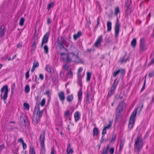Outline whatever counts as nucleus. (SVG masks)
Returning <instances> with one entry per match:
<instances>
[{
	"mask_svg": "<svg viewBox=\"0 0 154 154\" xmlns=\"http://www.w3.org/2000/svg\"><path fill=\"white\" fill-rule=\"evenodd\" d=\"M109 152L110 154H113L114 152V148L113 147L111 148L109 150Z\"/></svg>",
	"mask_w": 154,
	"mask_h": 154,
	"instance_id": "nucleus-52",
	"label": "nucleus"
},
{
	"mask_svg": "<svg viewBox=\"0 0 154 154\" xmlns=\"http://www.w3.org/2000/svg\"><path fill=\"white\" fill-rule=\"evenodd\" d=\"M73 98V95L72 94H70L67 97L66 100L68 101L71 102Z\"/></svg>",
	"mask_w": 154,
	"mask_h": 154,
	"instance_id": "nucleus-28",
	"label": "nucleus"
},
{
	"mask_svg": "<svg viewBox=\"0 0 154 154\" xmlns=\"http://www.w3.org/2000/svg\"><path fill=\"white\" fill-rule=\"evenodd\" d=\"M154 71L153 70L150 71L149 73V76L150 78H151L153 76Z\"/></svg>",
	"mask_w": 154,
	"mask_h": 154,
	"instance_id": "nucleus-47",
	"label": "nucleus"
},
{
	"mask_svg": "<svg viewBox=\"0 0 154 154\" xmlns=\"http://www.w3.org/2000/svg\"><path fill=\"white\" fill-rule=\"evenodd\" d=\"M50 22V20L49 18H48L47 19V23L48 24H49Z\"/></svg>",
	"mask_w": 154,
	"mask_h": 154,
	"instance_id": "nucleus-63",
	"label": "nucleus"
},
{
	"mask_svg": "<svg viewBox=\"0 0 154 154\" xmlns=\"http://www.w3.org/2000/svg\"><path fill=\"white\" fill-rule=\"evenodd\" d=\"M107 31L109 32L111 31L112 29V23L109 21H108L107 23Z\"/></svg>",
	"mask_w": 154,
	"mask_h": 154,
	"instance_id": "nucleus-24",
	"label": "nucleus"
},
{
	"mask_svg": "<svg viewBox=\"0 0 154 154\" xmlns=\"http://www.w3.org/2000/svg\"><path fill=\"white\" fill-rule=\"evenodd\" d=\"M112 122V121H109V123L108 124V125L107 126H104V128H105V129H106H106H108L109 128H110V127L111 126Z\"/></svg>",
	"mask_w": 154,
	"mask_h": 154,
	"instance_id": "nucleus-32",
	"label": "nucleus"
},
{
	"mask_svg": "<svg viewBox=\"0 0 154 154\" xmlns=\"http://www.w3.org/2000/svg\"><path fill=\"white\" fill-rule=\"evenodd\" d=\"M131 1H126L125 2L126 9L125 10V16H128L131 12Z\"/></svg>",
	"mask_w": 154,
	"mask_h": 154,
	"instance_id": "nucleus-8",
	"label": "nucleus"
},
{
	"mask_svg": "<svg viewBox=\"0 0 154 154\" xmlns=\"http://www.w3.org/2000/svg\"><path fill=\"white\" fill-rule=\"evenodd\" d=\"M147 47L146 46L145 41L144 38H141L140 40V50L143 52L147 50Z\"/></svg>",
	"mask_w": 154,
	"mask_h": 154,
	"instance_id": "nucleus-9",
	"label": "nucleus"
},
{
	"mask_svg": "<svg viewBox=\"0 0 154 154\" xmlns=\"http://www.w3.org/2000/svg\"><path fill=\"white\" fill-rule=\"evenodd\" d=\"M45 133L44 131L42 132L40 135V140L41 146L42 148L44 147V140L45 139Z\"/></svg>",
	"mask_w": 154,
	"mask_h": 154,
	"instance_id": "nucleus-11",
	"label": "nucleus"
},
{
	"mask_svg": "<svg viewBox=\"0 0 154 154\" xmlns=\"http://www.w3.org/2000/svg\"><path fill=\"white\" fill-rule=\"evenodd\" d=\"M29 71H28L26 73V79H28L29 77Z\"/></svg>",
	"mask_w": 154,
	"mask_h": 154,
	"instance_id": "nucleus-53",
	"label": "nucleus"
},
{
	"mask_svg": "<svg viewBox=\"0 0 154 154\" xmlns=\"http://www.w3.org/2000/svg\"><path fill=\"white\" fill-rule=\"evenodd\" d=\"M39 78L42 80L44 79V75L42 74H40L39 75Z\"/></svg>",
	"mask_w": 154,
	"mask_h": 154,
	"instance_id": "nucleus-55",
	"label": "nucleus"
},
{
	"mask_svg": "<svg viewBox=\"0 0 154 154\" xmlns=\"http://www.w3.org/2000/svg\"><path fill=\"white\" fill-rule=\"evenodd\" d=\"M87 78L86 79V80L87 82H89L90 80V79L91 78V73L89 72H87Z\"/></svg>",
	"mask_w": 154,
	"mask_h": 154,
	"instance_id": "nucleus-30",
	"label": "nucleus"
},
{
	"mask_svg": "<svg viewBox=\"0 0 154 154\" xmlns=\"http://www.w3.org/2000/svg\"><path fill=\"white\" fill-rule=\"evenodd\" d=\"M124 142L122 140H120V144L119 147V150L120 151L123 148L124 145Z\"/></svg>",
	"mask_w": 154,
	"mask_h": 154,
	"instance_id": "nucleus-36",
	"label": "nucleus"
},
{
	"mask_svg": "<svg viewBox=\"0 0 154 154\" xmlns=\"http://www.w3.org/2000/svg\"><path fill=\"white\" fill-rule=\"evenodd\" d=\"M78 79L79 84L80 86H82V85L81 82V76H80V77H78Z\"/></svg>",
	"mask_w": 154,
	"mask_h": 154,
	"instance_id": "nucleus-50",
	"label": "nucleus"
},
{
	"mask_svg": "<svg viewBox=\"0 0 154 154\" xmlns=\"http://www.w3.org/2000/svg\"><path fill=\"white\" fill-rule=\"evenodd\" d=\"M145 82H146V79H145V80H144V84H143V85L142 88H141V91H142L145 88Z\"/></svg>",
	"mask_w": 154,
	"mask_h": 154,
	"instance_id": "nucleus-60",
	"label": "nucleus"
},
{
	"mask_svg": "<svg viewBox=\"0 0 154 154\" xmlns=\"http://www.w3.org/2000/svg\"><path fill=\"white\" fill-rule=\"evenodd\" d=\"M22 46V42H20L17 45V47L18 48H21Z\"/></svg>",
	"mask_w": 154,
	"mask_h": 154,
	"instance_id": "nucleus-51",
	"label": "nucleus"
},
{
	"mask_svg": "<svg viewBox=\"0 0 154 154\" xmlns=\"http://www.w3.org/2000/svg\"><path fill=\"white\" fill-rule=\"evenodd\" d=\"M119 82V79L116 78L114 81V83L111 87L110 90L109 91L108 96L111 97L114 93L116 88Z\"/></svg>",
	"mask_w": 154,
	"mask_h": 154,
	"instance_id": "nucleus-6",
	"label": "nucleus"
},
{
	"mask_svg": "<svg viewBox=\"0 0 154 154\" xmlns=\"http://www.w3.org/2000/svg\"><path fill=\"white\" fill-rule=\"evenodd\" d=\"M1 92L2 93H4L5 92L3 96L2 97V94H1V99H3L4 100L5 103H6V102H5V100H6L7 98L8 97V85H5L3 86L1 88Z\"/></svg>",
	"mask_w": 154,
	"mask_h": 154,
	"instance_id": "nucleus-5",
	"label": "nucleus"
},
{
	"mask_svg": "<svg viewBox=\"0 0 154 154\" xmlns=\"http://www.w3.org/2000/svg\"><path fill=\"white\" fill-rule=\"evenodd\" d=\"M67 154H69L70 153L73 152V151L71 148H67L66 149Z\"/></svg>",
	"mask_w": 154,
	"mask_h": 154,
	"instance_id": "nucleus-39",
	"label": "nucleus"
},
{
	"mask_svg": "<svg viewBox=\"0 0 154 154\" xmlns=\"http://www.w3.org/2000/svg\"><path fill=\"white\" fill-rule=\"evenodd\" d=\"M106 130L105 129V128H104L103 130L102 134L103 135H104V134H105L106 133Z\"/></svg>",
	"mask_w": 154,
	"mask_h": 154,
	"instance_id": "nucleus-58",
	"label": "nucleus"
},
{
	"mask_svg": "<svg viewBox=\"0 0 154 154\" xmlns=\"http://www.w3.org/2000/svg\"><path fill=\"white\" fill-rule=\"evenodd\" d=\"M122 111L120 110V109H116V120H118L121 117V112Z\"/></svg>",
	"mask_w": 154,
	"mask_h": 154,
	"instance_id": "nucleus-15",
	"label": "nucleus"
},
{
	"mask_svg": "<svg viewBox=\"0 0 154 154\" xmlns=\"http://www.w3.org/2000/svg\"><path fill=\"white\" fill-rule=\"evenodd\" d=\"M136 38L133 39L131 42V45L133 48H135L136 46Z\"/></svg>",
	"mask_w": 154,
	"mask_h": 154,
	"instance_id": "nucleus-27",
	"label": "nucleus"
},
{
	"mask_svg": "<svg viewBox=\"0 0 154 154\" xmlns=\"http://www.w3.org/2000/svg\"><path fill=\"white\" fill-rule=\"evenodd\" d=\"M79 115L80 113L78 111H77L75 113L74 117L75 122H77L80 119V116Z\"/></svg>",
	"mask_w": 154,
	"mask_h": 154,
	"instance_id": "nucleus-22",
	"label": "nucleus"
},
{
	"mask_svg": "<svg viewBox=\"0 0 154 154\" xmlns=\"http://www.w3.org/2000/svg\"><path fill=\"white\" fill-rule=\"evenodd\" d=\"M68 67H69L68 65L67 64H66V65H64L63 66V69H67L68 68Z\"/></svg>",
	"mask_w": 154,
	"mask_h": 154,
	"instance_id": "nucleus-61",
	"label": "nucleus"
},
{
	"mask_svg": "<svg viewBox=\"0 0 154 154\" xmlns=\"http://www.w3.org/2000/svg\"><path fill=\"white\" fill-rule=\"evenodd\" d=\"M82 35L81 31H79L76 34H74L73 35V38L75 40L79 38Z\"/></svg>",
	"mask_w": 154,
	"mask_h": 154,
	"instance_id": "nucleus-25",
	"label": "nucleus"
},
{
	"mask_svg": "<svg viewBox=\"0 0 154 154\" xmlns=\"http://www.w3.org/2000/svg\"><path fill=\"white\" fill-rule=\"evenodd\" d=\"M30 90V87L29 85H26L25 89V91L26 93H28Z\"/></svg>",
	"mask_w": 154,
	"mask_h": 154,
	"instance_id": "nucleus-33",
	"label": "nucleus"
},
{
	"mask_svg": "<svg viewBox=\"0 0 154 154\" xmlns=\"http://www.w3.org/2000/svg\"><path fill=\"white\" fill-rule=\"evenodd\" d=\"M119 73H121L122 75L124 74L125 73V70L123 69H119L116 71H115L113 74V77H115Z\"/></svg>",
	"mask_w": 154,
	"mask_h": 154,
	"instance_id": "nucleus-13",
	"label": "nucleus"
},
{
	"mask_svg": "<svg viewBox=\"0 0 154 154\" xmlns=\"http://www.w3.org/2000/svg\"><path fill=\"white\" fill-rule=\"evenodd\" d=\"M99 132V131L98 130V129L96 127L94 128L93 130V135L94 136L95 135H97V134H98Z\"/></svg>",
	"mask_w": 154,
	"mask_h": 154,
	"instance_id": "nucleus-29",
	"label": "nucleus"
},
{
	"mask_svg": "<svg viewBox=\"0 0 154 154\" xmlns=\"http://www.w3.org/2000/svg\"><path fill=\"white\" fill-rule=\"evenodd\" d=\"M45 69L48 72L51 74H52L53 72V68L49 65H46Z\"/></svg>",
	"mask_w": 154,
	"mask_h": 154,
	"instance_id": "nucleus-20",
	"label": "nucleus"
},
{
	"mask_svg": "<svg viewBox=\"0 0 154 154\" xmlns=\"http://www.w3.org/2000/svg\"><path fill=\"white\" fill-rule=\"evenodd\" d=\"M43 48L45 53L46 54H47L48 52V46L46 45H45L44 46Z\"/></svg>",
	"mask_w": 154,
	"mask_h": 154,
	"instance_id": "nucleus-35",
	"label": "nucleus"
},
{
	"mask_svg": "<svg viewBox=\"0 0 154 154\" xmlns=\"http://www.w3.org/2000/svg\"><path fill=\"white\" fill-rule=\"evenodd\" d=\"M22 144L23 145V149H26L27 147V146H26V144L25 143H23Z\"/></svg>",
	"mask_w": 154,
	"mask_h": 154,
	"instance_id": "nucleus-56",
	"label": "nucleus"
},
{
	"mask_svg": "<svg viewBox=\"0 0 154 154\" xmlns=\"http://www.w3.org/2000/svg\"><path fill=\"white\" fill-rule=\"evenodd\" d=\"M35 110L37 111V113L38 114V111L39 110V104L38 103H36Z\"/></svg>",
	"mask_w": 154,
	"mask_h": 154,
	"instance_id": "nucleus-40",
	"label": "nucleus"
},
{
	"mask_svg": "<svg viewBox=\"0 0 154 154\" xmlns=\"http://www.w3.org/2000/svg\"><path fill=\"white\" fill-rule=\"evenodd\" d=\"M102 41V35H101L99 36L96 41L94 45L96 46L97 47L100 44L101 41Z\"/></svg>",
	"mask_w": 154,
	"mask_h": 154,
	"instance_id": "nucleus-18",
	"label": "nucleus"
},
{
	"mask_svg": "<svg viewBox=\"0 0 154 154\" xmlns=\"http://www.w3.org/2000/svg\"><path fill=\"white\" fill-rule=\"evenodd\" d=\"M24 19L23 17H21L20 20V22L19 23V24L20 25V26H22L23 25V24H24Z\"/></svg>",
	"mask_w": 154,
	"mask_h": 154,
	"instance_id": "nucleus-31",
	"label": "nucleus"
},
{
	"mask_svg": "<svg viewBox=\"0 0 154 154\" xmlns=\"http://www.w3.org/2000/svg\"><path fill=\"white\" fill-rule=\"evenodd\" d=\"M120 26V24L119 23L118 19L117 18L115 27V35L116 38H117L118 36L119 32Z\"/></svg>",
	"mask_w": 154,
	"mask_h": 154,
	"instance_id": "nucleus-10",
	"label": "nucleus"
},
{
	"mask_svg": "<svg viewBox=\"0 0 154 154\" xmlns=\"http://www.w3.org/2000/svg\"><path fill=\"white\" fill-rule=\"evenodd\" d=\"M57 52L60 54V58L63 61L66 62L73 61L77 63H82L83 62L82 60L79 57V50L74 45L70 46L69 52L67 54L59 51Z\"/></svg>",
	"mask_w": 154,
	"mask_h": 154,
	"instance_id": "nucleus-1",
	"label": "nucleus"
},
{
	"mask_svg": "<svg viewBox=\"0 0 154 154\" xmlns=\"http://www.w3.org/2000/svg\"><path fill=\"white\" fill-rule=\"evenodd\" d=\"M23 106L25 109H27L28 110L29 109V106L28 104L26 103H24Z\"/></svg>",
	"mask_w": 154,
	"mask_h": 154,
	"instance_id": "nucleus-41",
	"label": "nucleus"
},
{
	"mask_svg": "<svg viewBox=\"0 0 154 154\" xmlns=\"http://www.w3.org/2000/svg\"><path fill=\"white\" fill-rule=\"evenodd\" d=\"M143 140L142 137L138 136L135 139L134 144V150L136 151L137 154H139L141 149L143 147Z\"/></svg>",
	"mask_w": 154,
	"mask_h": 154,
	"instance_id": "nucleus-2",
	"label": "nucleus"
},
{
	"mask_svg": "<svg viewBox=\"0 0 154 154\" xmlns=\"http://www.w3.org/2000/svg\"><path fill=\"white\" fill-rule=\"evenodd\" d=\"M4 26L3 25H2L0 28V37H3L4 35Z\"/></svg>",
	"mask_w": 154,
	"mask_h": 154,
	"instance_id": "nucleus-21",
	"label": "nucleus"
},
{
	"mask_svg": "<svg viewBox=\"0 0 154 154\" xmlns=\"http://www.w3.org/2000/svg\"><path fill=\"white\" fill-rule=\"evenodd\" d=\"M125 105V103L124 101H122L119 103L118 106L116 109H120V110L122 111Z\"/></svg>",
	"mask_w": 154,
	"mask_h": 154,
	"instance_id": "nucleus-17",
	"label": "nucleus"
},
{
	"mask_svg": "<svg viewBox=\"0 0 154 154\" xmlns=\"http://www.w3.org/2000/svg\"><path fill=\"white\" fill-rule=\"evenodd\" d=\"M82 70V68L81 67H80L79 69L78 72V77L81 76V75L79 73L81 72Z\"/></svg>",
	"mask_w": 154,
	"mask_h": 154,
	"instance_id": "nucleus-46",
	"label": "nucleus"
},
{
	"mask_svg": "<svg viewBox=\"0 0 154 154\" xmlns=\"http://www.w3.org/2000/svg\"><path fill=\"white\" fill-rule=\"evenodd\" d=\"M128 57L126 56V54H125V55L122 56V57H121L119 60V62L121 63L122 64L123 63H126L127 61L128 60Z\"/></svg>",
	"mask_w": 154,
	"mask_h": 154,
	"instance_id": "nucleus-14",
	"label": "nucleus"
},
{
	"mask_svg": "<svg viewBox=\"0 0 154 154\" xmlns=\"http://www.w3.org/2000/svg\"><path fill=\"white\" fill-rule=\"evenodd\" d=\"M73 73L71 70H70L69 71L68 74L67 76L69 78L71 77L72 76Z\"/></svg>",
	"mask_w": 154,
	"mask_h": 154,
	"instance_id": "nucleus-44",
	"label": "nucleus"
},
{
	"mask_svg": "<svg viewBox=\"0 0 154 154\" xmlns=\"http://www.w3.org/2000/svg\"><path fill=\"white\" fill-rule=\"evenodd\" d=\"M137 109L138 108L134 109L130 118L128 125V128L130 129H131L133 127V124L134 123V118L136 116Z\"/></svg>",
	"mask_w": 154,
	"mask_h": 154,
	"instance_id": "nucleus-4",
	"label": "nucleus"
},
{
	"mask_svg": "<svg viewBox=\"0 0 154 154\" xmlns=\"http://www.w3.org/2000/svg\"><path fill=\"white\" fill-rule=\"evenodd\" d=\"M104 140V135H103L101 139L100 140V143H102Z\"/></svg>",
	"mask_w": 154,
	"mask_h": 154,
	"instance_id": "nucleus-59",
	"label": "nucleus"
},
{
	"mask_svg": "<svg viewBox=\"0 0 154 154\" xmlns=\"http://www.w3.org/2000/svg\"><path fill=\"white\" fill-rule=\"evenodd\" d=\"M58 95L61 101H63L65 100V96L63 92L61 91L58 93Z\"/></svg>",
	"mask_w": 154,
	"mask_h": 154,
	"instance_id": "nucleus-19",
	"label": "nucleus"
},
{
	"mask_svg": "<svg viewBox=\"0 0 154 154\" xmlns=\"http://www.w3.org/2000/svg\"><path fill=\"white\" fill-rule=\"evenodd\" d=\"M54 4V2H51L49 4L48 6V10H49L52 8L53 7Z\"/></svg>",
	"mask_w": 154,
	"mask_h": 154,
	"instance_id": "nucleus-43",
	"label": "nucleus"
},
{
	"mask_svg": "<svg viewBox=\"0 0 154 154\" xmlns=\"http://www.w3.org/2000/svg\"><path fill=\"white\" fill-rule=\"evenodd\" d=\"M69 110L66 111L65 113L64 116H69Z\"/></svg>",
	"mask_w": 154,
	"mask_h": 154,
	"instance_id": "nucleus-57",
	"label": "nucleus"
},
{
	"mask_svg": "<svg viewBox=\"0 0 154 154\" xmlns=\"http://www.w3.org/2000/svg\"><path fill=\"white\" fill-rule=\"evenodd\" d=\"M45 102V99H43L42 100L41 103L40 105L42 106H43L44 105Z\"/></svg>",
	"mask_w": 154,
	"mask_h": 154,
	"instance_id": "nucleus-48",
	"label": "nucleus"
},
{
	"mask_svg": "<svg viewBox=\"0 0 154 154\" xmlns=\"http://www.w3.org/2000/svg\"><path fill=\"white\" fill-rule=\"evenodd\" d=\"M82 91L81 89H80L78 93V100L79 102H81L82 98Z\"/></svg>",
	"mask_w": 154,
	"mask_h": 154,
	"instance_id": "nucleus-26",
	"label": "nucleus"
},
{
	"mask_svg": "<svg viewBox=\"0 0 154 154\" xmlns=\"http://www.w3.org/2000/svg\"><path fill=\"white\" fill-rule=\"evenodd\" d=\"M64 72H63V71H61L60 72V77L63 79V77L64 75Z\"/></svg>",
	"mask_w": 154,
	"mask_h": 154,
	"instance_id": "nucleus-49",
	"label": "nucleus"
},
{
	"mask_svg": "<svg viewBox=\"0 0 154 154\" xmlns=\"http://www.w3.org/2000/svg\"><path fill=\"white\" fill-rule=\"evenodd\" d=\"M18 141L19 142L21 143L22 144L24 143L23 139L22 138H20L18 140Z\"/></svg>",
	"mask_w": 154,
	"mask_h": 154,
	"instance_id": "nucleus-62",
	"label": "nucleus"
},
{
	"mask_svg": "<svg viewBox=\"0 0 154 154\" xmlns=\"http://www.w3.org/2000/svg\"><path fill=\"white\" fill-rule=\"evenodd\" d=\"M119 12L120 11L118 7H116L115 10V14L117 16Z\"/></svg>",
	"mask_w": 154,
	"mask_h": 154,
	"instance_id": "nucleus-38",
	"label": "nucleus"
},
{
	"mask_svg": "<svg viewBox=\"0 0 154 154\" xmlns=\"http://www.w3.org/2000/svg\"><path fill=\"white\" fill-rule=\"evenodd\" d=\"M109 145H107V146L106 147H104L101 154H107L108 153V149L109 148Z\"/></svg>",
	"mask_w": 154,
	"mask_h": 154,
	"instance_id": "nucleus-23",
	"label": "nucleus"
},
{
	"mask_svg": "<svg viewBox=\"0 0 154 154\" xmlns=\"http://www.w3.org/2000/svg\"><path fill=\"white\" fill-rule=\"evenodd\" d=\"M54 150L53 148H52L51 154H54Z\"/></svg>",
	"mask_w": 154,
	"mask_h": 154,
	"instance_id": "nucleus-64",
	"label": "nucleus"
},
{
	"mask_svg": "<svg viewBox=\"0 0 154 154\" xmlns=\"http://www.w3.org/2000/svg\"><path fill=\"white\" fill-rule=\"evenodd\" d=\"M43 110H39V117L40 118L42 116Z\"/></svg>",
	"mask_w": 154,
	"mask_h": 154,
	"instance_id": "nucleus-54",
	"label": "nucleus"
},
{
	"mask_svg": "<svg viewBox=\"0 0 154 154\" xmlns=\"http://www.w3.org/2000/svg\"><path fill=\"white\" fill-rule=\"evenodd\" d=\"M38 66L39 63L37 61H36V60H35L32 66L36 68V67H38Z\"/></svg>",
	"mask_w": 154,
	"mask_h": 154,
	"instance_id": "nucleus-37",
	"label": "nucleus"
},
{
	"mask_svg": "<svg viewBox=\"0 0 154 154\" xmlns=\"http://www.w3.org/2000/svg\"><path fill=\"white\" fill-rule=\"evenodd\" d=\"M49 35V33L48 32H47L45 34L42 39L41 45V47H42L44 44L48 42Z\"/></svg>",
	"mask_w": 154,
	"mask_h": 154,
	"instance_id": "nucleus-12",
	"label": "nucleus"
},
{
	"mask_svg": "<svg viewBox=\"0 0 154 154\" xmlns=\"http://www.w3.org/2000/svg\"><path fill=\"white\" fill-rule=\"evenodd\" d=\"M33 42L32 45L31 51H34L36 47V44L38 42V40L33 39Z\"/></svg>",
	"mask_w": 154,
	"mask_h": 154,
	"instance_id": "nucleus-16",
	"label": "nucleus"
},
{
	"mask_svg": "<svg viewBox=\"0 0 154 154\" xmlns=\"http://www.w3.org/2000/svg\"><path fill=\"white\" fill-rule=\"evenodd\" d=\"M57 42L58 46L60 47V49H64L67 51V49L64 46L65 45L66 47L68 46L69 45L66 44V40L63 37L60 38H58L57 40Z\"/></svg>",
	"mask_w": 154,
	"mask_h": 154,
	"instance_id": "nucleus-3",
	"label": "nucleus"
},
{
	"mask_svg": "<svg viewBox=\"0 0 154 154\" xmlns=\"http://www.w3.org/2000/svg\"><path fill=\"white\" fill-rule=\"evenodd\" d=\"M30 152L31 154H35V152L34 147H32L30 149Z\"/></svg>",
	"mask_w": 154,
	"mask_h": 154,
	"instance_id": "nucleus-45",
	"label": "nucleus"
},
{
	"mask_svg": "<svg viewBox=\"0 0 154 154\" xmlns=\"http://www.w3.org/2000/svg\"><path fill=\"white\" fill-rule=\"evenodd\" d=\"M38 33L35 30L34 35L33 36V39L38 40Z\"/></svg>",
	"mask_w": 154,
	"mask_h": 154,
	"instance_id": "nucleus-34",
	"label": "nucleus"
},
{
	"mask_svg": "<svg viewBox=\"0 0 154 154\" xmlns=\"http://www.w3.org/2000/svg\"><path fill=\"white\" fill-rule=\"evenodd\" d=\"M20 122L21 127H26L29 124V122L27 117L25 116H21L20 118Z\"/></svg>",
	"mask_w": 154,
	"mask_h": 154,
	"instance_id": "nucleus-7",
	"label": "nucleus"
},
{
	"mask_svg": "<svg viewBox=\"0 0 154 154\" xmlns=\"http://www.w3.org/2000/svg\"><path fill=\"white\" fill-rule=\"evenodd\" d=\"M116 138V135L115 134H113L112 136V138L111 140V142H114Z\"/></svg>",
	"mask_w": 154,
	"mask_h": 154,
	"instance_id": "nucleus-42",
	"label": "nucleus"
}]
</instances>
